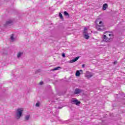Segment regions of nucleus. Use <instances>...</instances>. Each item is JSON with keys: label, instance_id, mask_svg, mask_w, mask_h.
Wrapping results in <instances>:
<instances>
[{"label": "nucleus", "instance_id": "b1692460", "mask_svg": "<svg viewBox=\"0 0 125 125\" xmlns=\"http://www.w3.org/2000/svg\"><path fill=\"white\" fill-rule=\"evenodd\" d=\"M39 84H40V85H42L43 84V82H41L39 83Z\"/></svg>", "mask_w": 125, "mask_h": 125}, {"label": "nucleus", "instance_id": "ddd939ff", "mask_svg": "<svg viewBox=\"0 0 125 125\" xmlns=\"http://www.w3.org/2000/svg\"><path fill=\"white\" fill-rule=\"evenodd\" d=\"M84 38L86 39V40H88L89 39V35H88V33H87L86 34H84Z\"/></svg>", "mask_w": 125, "mask_h": 125}, {"label": "nucleus", "instance_id": "aec40b11", "mask_svg": "<svg viewBox=\"0 0 125 125\" xmlns=\"http://www.w3.org/2000/svg\"><path fill=\"white\" fill-rule=\"evenodd\" d=\"M36 107H40V102H38L37 103H36Z\"/></svg>", "mask_w": 125, "mask_h": 125}, {"label": "nucleus", "instance_id": "4be33fe9", "mask_svg": "<svg viewBox=\"0 0 125 125\" xmlns=\"http://www.w3.org/2000/svg\"><path fill=\"white\" fill-rule=\"evenodd\" d=\"M62 57L65 58V57H66V55L65 54V53H63L62 54Z\"/></svg>", "mask_w": 125, "mask_h": 125}, {"label": "nucleus", "instance_id": "dca6fc26", "mask_svg": "<svg viewBox=\"0 0 125 125\" xmlns=\"http://www.w3.org/2000/svg\"><path fill=\"white\" fill-rule=\"evenodd\" d=\"M63 14L64 16H67L68 17H70V15L69 14V13H68V12H67V11H64Z\"/></svg>", "mask_w": 125, "mask_h": 125}, {"label": "nucleus", "instance_id": "423d86ee", "mask_svg": "<svg viewBox=\"0 0 125 125\" xmlns=\"http://www.w3.org/2000/svg\"><path fill=\"white\" fill-rule=\"evenodd\" d=\"M82 92H83V90L80 88H76L74 91V94H80Z\"/></svg>", "mask_w": 125, "mask_h": 125}, {"label": "nucleus", "instance_id": "a211bd4d", "mask_svg": "<svg viewBox=\"0 0 125 125\" xmlns=\"http://www.w3.org/2000/svg\"><path fill=\"white\" fill-rule=\"evenodd\" d=\"M59 15L62 20H64V18H63V16L61 13H59Z\"/></svg>", "mask_w": 125, "mask_h": 125}, {"label": "nucleus", "instance_id": "20e7f679", "mask_svg": "<svg viewBox=\"0 0 125 125\" xmlns=\"http://www.w3.org/2000/svg\"><path fill=\"white\" fill-rule=\"evenodd\" d=\"M111 38H108L106 35H104L103 37L102 42H109L111 41Z\"/></svg>", "mask_w": 125, "mask_h": 125}, {"label": "nucleus", "instance_id": "f8f14e48", "mask_svg": "<svg viewBox=\"0 0 125 125\" xmlns=\"http://www.w3.org/2000/svg\"><path fill=\"white\" fill-rule=\"evenodd\" d=\"M86 34H88L87 33V28L84 27L83 31V35H85Z\"/></svg>", "mask_w": 125, "mask_h": 125}, {"label": "nucleus", "instance_id": "6ab92c4d", "mask_svg": "<svg viewBox=\"0 0 125 125\" xmlns=\"http://www.w3.org/2000/svg\"><path fill=\"white\" fill-rule=\"evenodd\" d=\"M10 39L11 40L12 42H14V36L13 34H12V36H11Z\"/></svg>", "mask_w": 125, "mask_h": 125}, {"label": "nucleus", "instance_id": "9b49d317", "mask_svg": "<svg viewBox=\"0 0 125 125\" xmlns=\"http://www.w3.org/2000/svg\"><path fill=\"white\" fill-rule=\"evenodd\" d=\"M12 23H13V21L11 20H9V21H6L5 25H11V24H12Z\"/></svg>", "mask_w": 125, "mask_h": 125}, {"label": "nucleus", "instance_id": "2eb2a0df", "mask_svg": "<svg viewBox=\"0 0 125 125\" xmlns=\"http://www.w3.org/2000/svg\"><path fill=\"white\" fill-rule=\"evenodd\" d=\"M23 54V52H19L18 53L17 57L18 58H20L22 56V55Z\"/></svg>", "mask_w": 125, "mask_h": 125}, {"label": "nucleus", "instance_id": "bb28decb", "mask_svg": "<svg viewBox=\"0 0 125 125\" xmlns=\"http://www.w3.org/2000/svg\"><path fill=\"white\" fill-rule=\"evenodd\" d=\"M84 66H85L84 64H83V65H82V67H83V68H84Z\"/></svg>", "mask_w": 125, "mask_h": 125}, {"label": "nucleus", "instance_id": "5701e85b", "mask_svg": "<svg viewBox=\"0 0 125 125\" xmlns=\"http://www.w3.org/2000/svg\"><path fill=\"white\" fill-rule=\"evenodd\" d=\"M117 63L118 62L117 61H115L113 62V64H114V65H116V64H117Z\"/></svg>", "mask_w": 125, "mask_h": 125}, {"label": "nucleus", "instance_id": "cd10ccee", "mask_svg": "<svg viewBox=\"0 0 125 125\" xmlns=\"http://www.w3.org/2000/svg\"><path fill=\"white\" fill-rule=\"evenodd\" d=\"M58 109H62V107H59Z\"/></svg>", "mask_w": 125, "mask_h": 125}, {"label": "nucleus", "instance_id": "f03ea898", "mask_svg": "<svg viewBox=\"0 0 125 125\" xmlns=\"http://www.w3.org/2000/svg\"><path fill=\"white\" fill-rule=\"evenodd\" d=\"M23 113V108H18L17 111V119L18 120L22 117V114Z\"/></svg>", "mask_w": 125, "mask_h": 125}, {"label": "nucleus", "instance_id": "39448f33", "mask_svg": "<svg viewBox=\"0 0 125 125\" xmlns=\"http://www.w3.org/2000/svg\"><path fill=\"white\" fill-rule=\"evenodd\" d=\"M111 38H108L106 35H104L103 37L102 42H109L111 41Z\"/></svg>", "mask_w": 125, "mask_h": 125}, {"label": "nucleus", "instance_id": "9d476101", "mask_svg": "<svg viewBox=\"0 0 125 125\" xmlns=\"http://www.w3.org/2000/svg\"><path fill=\"white\" fill-rule=\"evenodd\" d=\"M107 7H108V4L107 3L104 4L103 6V10H106Z\"/></svg>", "mask_w": 125, "mask_h": 125}, {"label": "nucleus", "instance_id": "4468645a", "mask_svg": "<svg viewBox=\"0 0 125 125\" xmlns=\"http://www.w3.org/2000/svg\"><path fill=\"white\" fill-rule=\"evenodd\" d=\"M59 69H61V67L58 66V67H55L54 69H51V71H57L59 70Z\"/></svg>", "mask_w": 125, "mask_h": 125}, {"label": "nucleus", "instance_id": "412c9836", "mask_svg": "<svg viewBox=\"0 0 125 125\" xmlns=\"http://www.w3.org/2000/svg\"><path fill=\"white\" fill-rule=\"evenodd\" d=\"M41 71V69H38L35 72V73L36 74H38V73H40Z\"/></svg>", "mask_w": 125, "mask_h": 125}, {"label": "nucleus", "instance_id": "0eeeda50", "mask_svg": "<svg viewBox=\"0 0 125 125\" xmlns=\"http://www.w3.org/2000/svg\"><path fill=\"white\" fill-rule=\"evenodd\" d=\"M81 74H83V70H77L76 73V77H80L81 76Z\"/></svg>", "mask_w": 125, "mask_h": 125}, {"label": "nucleus", "instance_id": "6e6552de", "mask_svg": "<svg viewBox=\"0 0 125 125\" xmlns=\"http://www.w3.org/2000/svg\"><path fill=\"white\" fill-rule=\"evenodd\" d=\"M91 77H92V74H91V73L89 72H87L85 77L87 78V79H90Z\"/></svg>", "mask_w": 125, "mask_h": 125}, {"label": "nucleus", "instance_id": "393cba45", "mask_svg": "<svg viewBox=\"0 0 125 125\" xmlns=\"http://www.w3.org/2000/svg\"><path fill=\"white\" fill-rule=\"evenodd\" d=\"M106 33H112V31H106L104 34H106Z\"/></svg>", "mask_w": 125, "mask_h": 125}, {"label": "nucleus", "instance_id": "a878e982", "mask_svg": "<svg viewBox=\"0 0 125 125\" xmlns=\"http://www.w3.org/2000/svg\"><path fill=\"white\" fill-rule=\"evenodd\" d=\"M108 36H109V37H111V36H112V37H113V34H108Z\"/></svg>", "mask_w": 125, "mask_h": 125}, {"label": "nucleus", "instance_id": "1a4fd4ad", "mask_svg": "<svg viewBox=\"0 0 125 125\" xmlns=\"http://www.w3.org/2000/svg\"><path fill=\"white\" fill-rule=\"evenodd\" d=\"M79 58H80V57H77L75 58L74 59L70 61V63H74V62H76V61H78V60H79Z\"/></svg>", "mask_w": 125, "mask_h": 125}, {"label": "nucleus", "instance_id": "f3484780", "mask_svg": "<svg viewBox=\"0 0 125 125\" xmlns=\"http://www.w3.org/2000/svg\"><path fill=\"white\" fill-rule=\"evenodd\" d=\"M25 120L26 121H29V120H30V115H26L25 117Z\"/></svg>", "mask_w": 125, "mask_h": 125}, {"label": "nucleus", "instance_id": "7ed1b4c3", "mask_svg": "<svg viewBox=\"0 0 125 125\" xmlns=\"http://www.w3.org/2000/svg\"><path fill=\"white\" fill-rule=\"evenodd\" d=\"M71 104L74 105H76V106H80V104H81V102L79 101L77 99H73L71 100Z\"/></svg>", "mask_w": 125, "mask_h": 125}, {"label": "nucleus", "instance_id": "f257e3e1", "mask_svg": "<svg viewBox=\"0 0 125 125\" xmlns=\"http://www.w3.org/2000/svg\"><path fill=\"white\" fill-rule=\"evenodd\" d=\"M95 23H96V29L98 31H100V32L105 31V29L104 28H101L102 26H103V22H102V21H100V19H97L96 20Z\"/></svg>", "mask_w": 125, "mask_h": 125}]
</instances>
